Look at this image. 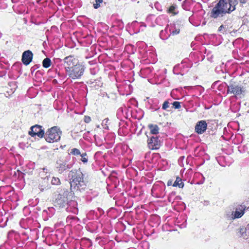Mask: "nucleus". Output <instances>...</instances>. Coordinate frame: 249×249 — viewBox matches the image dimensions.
<instances>
[{"label": "nucleus", "instance_id": "obj_1", "mask_svg": "<svg viewBox=\"0 0 249 249\" xmlns=\"http://www.w3.org/2000/svg\"><path fill=\"white\" fill-rule=\"evenodd\" d=\"M238 4L237 0H219V2L212 9L210 17L217 18L223 17L226 13H231L235 9Z\"/></svg>", "mask_w": 249, "mask_h": 249}, {"label": "nucleus", "instance_id": "obj_2", "mask_svg": "<svg viewBox=\"0 0 249 249\" xmlns=\"http://www.w3.org/2000/svg\"><path fill=\"white\" fill-rule=\"evenodd\" d=\"M68 177L71 187L79 190H83L86 188L87 185L84 180V175L80 170L71 171Z\"/></svg>", "mask_w": 249, "mask_h": 249}, {"label": "nucleus", "instance_id": "obj_3", "mask_svg": "<svg viewBox=\"0 0 249 249\" xmlns=\"http://www.w3.org/2000/svg\"><path fill=\"white\" fill-rule=\"evenodd\" d=\"M63 196L65 199L63 200L68 207L67 208V211H70L74 214H77L78 210L77 207V203L75 200H73L74 196L71 191H66L63 194Z\"/></svg>", "mask_w": 249, "mask_h": 249}, {"label": "nucleus", "instance_id": "obj_4", "mask_svg": "<svg viewBox=\"0 0 249 249\" xmlns=\"http://www.w3.org/2000/svg\"><path fill=\"white\" fill-rule=\"evenodd\" d=\"M62 132L58 126H53L46 133L45 139L49 142H57L60 139Z\"/></svg>", "mask_w": 249, "mask_h": 249}, {"label": "nucleus", "instance_id": "obj_5", "mask_svg": "<svg viewBox=\"0 0 249 249\" xmlns=\"http://www.w3.org/2000/svg\"><path fill=\"white\" fill-rule=\"evenodd\" d=\"M67 69L66 72L67 74L72 79H77L81 77L85 71L84 66L78 64L74 65V67L72 68H68Z\"/></svg>", "mask_w": 249, "mask_h": 249}, {"label": "nucleus", "instance_id": "obj_6", "mask_svg": "<svg viewBox=\"0 0 249 249\" xmlns=\"http://www.w3.org/2000/svg\"><path fill=\"white\" fill-rule=\"evenodd\" d=\"M69 159L66 158H59L56 161L57 168L59 173H62L68 169H70L72 167L71 164H68Z\"/></svg>", "mask_w": 249, "mask_h": 249}, {"label": "nucleus", "instance_id": "obj_7", "mask_svg": "<svg viewBox=\"0 0 249 249\" xmlns=\"http://www.w3.org/2000/svg\"><path fill=\"white\" fill-rule=\"evenodd\" d=\"M227 88V92L232 93L235 96L240 95L243 92L242 87L232 83H230Z\"/></svg>", "mask_w": 249, "mask_h": 249}, {"label": "nucleus", "instance_id": "obj_8", "mask_svg": "<svg viewBox=\"0 0 249 249\" xmlns=\"http://www.w3.org/2000/svg\"><path fill=\"white\" fill-rule=\"evenodd\" d=\"M29 134L32 137L37 136L39 138H42L44 135V131L41 125L36 124L31 127Z\"/></svg>", "mask_w": 249, "mask_h": 249}, {"label": "nucleus", "instance_id": "obj_9", "mask_svg": "<svg viewBox=\"0 0 249 249\" xmlns=\"http://www.w3.org/2000/svg\"><path fill=\"white\" fill-rule=\"evenodd\" d=\"M64 66L65 67V71L68 68H72L74 67V65L77 64V60L72 55H70L64 58Z\"/></svg>", "mask_w": 249, "mask_h": 249}, {"label": "nucleus", "instance_id": "obj_10", "mask_svg": "<svg viewBox=\"0 0 249 249\" xmlns=\"http://www.w3.org/2000/svg\"><path fill=\"white\" fill-rule=\"evenodd\" d=\"M160 143L158 137H152L148 141V145L150 149L154 150L160 148Z\"/></svg>", "mask_w": 249, "mask_h": 249}, {"label": "nucleus", "instance_id": "obj_11", "mask_svg": "<svg viewBox=\"0 0 249 249\" xmlns=\"http://www.w3.org/2000/svg\"><path fill=\"white\" fill-rule=\"evenodd\" d=\"M207 127V124L205 121H200L197 123L195 126L196 132L201 134L203 133L206 130Z\"/></svg>", "mask_w": 249, "mask_h": 249}, {"label": "nucleus", "instance_id": "obj_12", "mask_svg": "<svg viewBox=\"0 0 249 249\" xmlns=\"http://www.w3.org/2000/svg\"><path fill=\"white\" fill-rule=\"evenodd\" d=\"M33 54L30 50L26 51L22 53V61L25 65H28L31 62Z\"/></svg>", "mask_w": 249, "mask_h": 249}, {"label": "nucleus", "instance_id": "obj_13", "mask_svg": "<svg viewBox=\"0 0 249 249\" xmlns=\"http://www.w3.org/2000/svg\"><path fill=\"white\" fill-rule=\"evenodd\" d=\"M39 188L41 191L46 190L49 188V179L48 176L41 178L39 181Z\"/></svg>", "mask_w": 249, "mask_h": 249}, {"label": "nucleus", "instance_id": "obj_14", "mask_svg": "<svg viewBox=\"0 0 249 249\" xmlns=\"http://www.w3.org/2000/svg\"><path fill=\"white\" fill-rule=\"evenodd\" d=\"M241 236L244 239H247L249 238V224L246 227H242L240 229Z\"/></svg>", "mask_w": 249, "mask_h": 249}, {"label": "nucleus", "instance_id": "obj_15", "mask_svg": "<svg viewBox=\"0 0 249 249\" xmlns=\"http://www.w3.org/2000/svg\"><path fill=\"white\" fill-rule=\"evenodd\" d=\"M169 28V32L170 34L174 36L179 34L180 32L179 25L178 23L174 24L173 25H171Z\"/></svg>", "mask_w": 249, "mask_h": 249}, {"label": "nucleus", "instance_id": "obj_16", "mask_svg": "<svg viewBox=\"0 0 249 249\" xmlns=\"http://www.w3.org/2000/svg\"><path fill=\"white\" fill-rule=\"evenodd\" d=\"M171 35L169 32V25H168L164 30L160 31V36L162 39L165 40L167 39Z\"/></svg>", "mask_w": 249, "mask_h": 249}, {"label": "nucleus", "instance_id": "obj_17", "mask_svg": "<svg viewBox=\"0 0 249 249\" xmlns=\"http://www.w3.org/2000/svg\"><path fill=\"white\" fill-rule=\"evenodd\" d=\"M148 127L150 129V132L153 134H157L159 133V128L157 125L149 124Z\"/></svg>", "mask_w": 249, "mask_h": 249}, {"label": "nucleus", "instance_id": "obj_18", "mask_svg": "<svg viewBox=\"0 0 249 249\" xmlns=\"http://www.w3.org/2000/svg\"><path fill=\"white\" fill-rule=\"evenodd\" d=\"M173 186H178L179 188H183L184 186V184L182 181L181 179H180L179 178H177L176 180L173 184Z\"/></svg>", "mask_w": 249, "mask_h": 249}, {"label": "nucleus", "instance_id": "obj_19", "mask_svg": "<svg viewBox=\"0 0 249 249\" xmlns=\"http://www.w3.org/2000/svg\"><path fill=\"white\" fill-rule=\"evenodd\" d=\"M51 61L50 58H46L43 60L42 65L44 68H48L51 66Z\"/></svg>", "mask_w": 249, "mask_h": 249}, {"label": "nucleus", "instance_id": "obj_20", "mask_svg": "<svg viewBox=\"0 0 249 249\" xmlns=\"http://www.w3.org/2000/svg\"><path fill=\"white\" fill-rule=\"evenodd\" d=\"M191 3V0H185L182 4L183 8L185 10H189V6Z\"/></svg>", "mask_w": 249, "mask_h": 249}, {"label": "nucleus", "instance_id": "obj_21", "mask_svg": "<svg viewBox=\"0 0 249 249\" xmlns=\"http://www.w3.org/2000/svg\"><path fill=\"white\" fill-rule=\"evenodd\" d=\"M244 211L241 210L240 211L236 210L234 213V217L235 218L241 217L244 214Z\"/></svg>", "mask_w": 249, "mask_h": 249}, {"label": "nucleus", "instance_id": "obj_22", "mask_svg": "<svg viewBox=\"0 0 249 249\" xmlns=\"http://www.w3.org/2000/svg\"><path fill=\"white\" fill-rule=\"evenodd\" d=\"M51 182L53 185H59L60 183V181L58 178H53Z\"/></svg>", "mask_w": 249, "mask_h": 249}, {"label": "nucleus", "instance_id": "obj_23", "mask_svg": "<svg viewBox=\"0 0 249 249\" xmlns=\"http://www.w3.org/2000/svg\"><path fill=\"white\" fill-rule=\"evenodd\" d=\"M103 2V0H95V3L93 4V7L95 9H97L100 6V4Z\"/></svg>", "mask_w": 249, "mask_h": 249}, {"label": "nucleus", "instance_id": "obj_24", "mask_svg": "<svg viewBox=\"0 0 249 249\" xmlns=\"http://www.w3.org/2000/svg\"><path fill=\"white\" fill-rule=\"evenodd\" d=\"M176 6L174 5H172L170 6V7L168 9V11L169 13H173L174 15H175L177 14V12H176Z\"/></svg>", "mask_w": 249, "mask_h": 249}, {"label": "nucleus", "instance_id": "obj_25", "mask_svg": "<svg viewBox=\"0 0 249 249\" xmlns=\"http://www.w3.org/2000/svg\"><path fill=\"white\" fill-rule=\"evenodd\" d=\"M108 119H105L102 122V125L103 126V127L105 129H108V127L107 125V123H108Z\"/></svg>", "mask_w": 249, "mask_h": 249}, {"label": "nucleus", "instance_id": "obj_26", "mask_svg": "<svg viewBox=\"0 0 249 249\" xmlns=\"http://www.w3.org/2000/svg\"><path fill=\"white\" fill-rule=\"evenodd\" d=\"M173 106L175 109H179L181 107L180 103L178 101H175L173 103Z\"/></svg>", "mask_w": 249, "mask_h": 249}, {"label": "nucleus", "instance_id": "obj_27", "mask_svg": "<svg viewBox=\"0 0 249 249\" xmlns=\"http://www.w3.org/2000/svg\"><path fill=\"white\" fill-rule=\"evenodd\" d=\"M71 153L73 155H78L80 154V152L77 148H73L71 150Z\"/></svg>", "mask_w": 249, "mask_h": 249}, {"label": "nucleus", "instance_id": "obj_28", "mask_svg": "<svg viewBox=\"0 0 249 249\" xmlns=\"http://www.w3.org/2000/svg\"><path fill=\"white\" fill-rule=\"evenodd\" d=\"M169 102L168 101H165L162 105V108L164 110H166L167 108L169 107Z\"/></svg>", "mask_w": 249, "mask_h": 249}, {"label": "nucleus", "instance_id": "obj_29", "mask_svg": "<svg viewBox=\"0 0 249 249\" xmlns=\"http://www.w3.org/2000/svg\"><path fill=\"white\" fill-rule=\"evenodd\" d=\"M87 155L86 153H83L81 156L82 157L81 160L84 163H87L88 162V159L85 157V156Z\"/></svg>", "mask_w": 249, "mask_h": 249}, {"label": "nucleus", "instance_id": "obj_30", "mask_svg": "<svg viewBox=\"0 0 249 249\" xmlns=\"http://www.w3.org/2000/svg\"><path fill=\"white\" fill-rule=\"evenodd\" d=\"M90 121H91V119H90V117L87 116H85L84 117V121L86 123H88L90 122Z\"/></svg>", "mask_w": 249, "mask_h": 249}, {"label": "nucleus", "instance_id": "obj_31", "mask_svg": "<svg viewBox=\"0 0 249 249\" xmlns=\"http://www.w3.org/2000/svg\"><path fill=\"white\" fill-rule=\"evenodd\" d=\"M247 0H239L240 3L242 4L246 3Z\"/></svg>", "mask_w": 249, "mask_h": 249}, {"label": "nucleus", "instance_id": "obj_32", "mask_svg": "<svg viewBox=\"0 0 249 249\" xmlns=\"http://www.w3.org/2000/svg\"><path fill=\"white\" fill-rule=\"evenodd\" d=\"M223 25H221L219 28V31H221L222 30V29L223 28Z\"/></svg>", "mask_w": 249, "mask_h": 249}, {"label": "nucleus", "instance_id": "obj_33", "mask_svg": "<svg viewBox=\"0 0 249 249\" xmlns=\"http://www.w3.org/2000/svg\"><path fill=\"white\" fill-rule=\"evenodd\" d=\"M192 18H193V17H190V18H189V21H190V22H191V20H192Z\"/></svg>", "mask_w": 249, "mask_h": 249}, {"label": "nucleus", "instance_id": "obj_34", "mask_svg": "<svg viewBox=\"0 0 249 249\" xmlns=\"http://www.w3.org/2000/svg\"><path fill=\"white\" fill-rule=\"evenodd\" d=\"M43 173H45V170H47V169H45V168H43Z\"/></svg>", "mask_w": 249, "mask_h": 249}, {"label": "nucleus", "instance_id": "obj_35", "mask_svg": "<svg viewBox=\"0 0 249 249\" xmlns=\"http://www.w3.org/2000/svg\"><path fill=\"white\" fill-rule=\"evenodd\" d=\"M204 180H205V178L204 177H203V181L201 183H203L204 182Z\"/></svg>", "mask_w": 249, "mask_h": 249}, {"label": "nucleus", "instance_id": "obj_36", "mask_svg": "<svg viewBox=\"0 0 249 249\" xmlns=\"http://www.w3.org/2000/svg\"><path fill=\"white\" fill-rule=\"evenodd\" d=\"M40 175H41V176H43V175H42V173L40 172Z\"/></svg>", "mask_w": 249, "mask_h": 249}]
</instances>
